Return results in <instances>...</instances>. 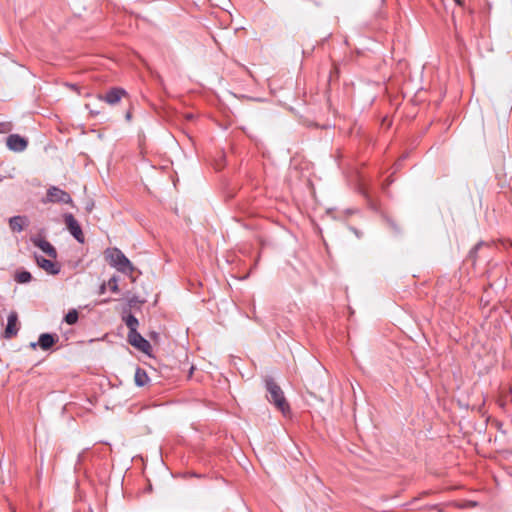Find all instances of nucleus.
Instances as JSON below:
<instances>
[{
    "label": "nucleus",
    "mask_w": 512,
    "mask_h": 512,
    "mask_svg": "<svg viewBox=\"0 0 512 512\" xmlns=\"http://www.w3.org/2000/svg\"><path fill=\"white\" fill-rule=\"evenodd\" d=\"M123 321L125 322L126 326L128 327L129 332L137 331V328L139 326V321L134 315L128 314L127 316H124Z\"/></svg>",
    "instance_id": "nucleus-14"
},
{
    "label": "nucleus",
    "mask_w": 512,
    "mask_h": 512,
    "mask_svg": "<svg viewBox=\"0 0 512 512\" xmlns=\"http://www.w3.org/2000/svg\"><path fill=\"white\" fill-rule=\"evenodd\" d=\"M134 380L137 386L143 387L148 383L149 377L144 369L137 367Z\"/></svg>",
    "instance_id": "nucleus-13"
},
{
    "label": "nucleus",
    "mask_w": 512,
    "mask_h": 512,
    "mask_svg": "<svg viewBox=\"0 0 512 512\" xmlns=\"http://www.w3.org/2000/svg\"><path fill=\"white\" fill-rule=\"evenodd\" d=\"M85 108L89 110L91 116H97L100 114V111L91 109L90 104H86Z\"/></svg>",
    "instance_id": "nucleus-19"
},
{
    "label": "nucleus",
    "mask_w": 512,
    "mask_h": 512,
    "mask_svg": "<svg viewBox=\"0 0 512 512\" xmlns=\"http://www.w3.org/2000/svg\"><path fill=\"white\" fill-rule=\"evenodd\" d=\"M37 345H38V343H34V342H32V343L30 344V347H31L32 349H35Z\"/></svg>",
    "instance_id": "nucleus-24"
},
{
    "label": "nucleus",
    "mask_w": 512,
    "mask_h": 512,
    "mask_svg": "<svg viewBox=\"0 0 512 512\" xmlns=\"http://www.w3.org/2000/svg\"><path fill=\"white\" fill-rule=\"evenodd\" d=\"M125 117H126V120L130 121V120H131V117H132V113H131L130 111H128V112L126 113V116H125Z\"/></svg>",
    "instance_id": "nucleus-23"
},
{
    "label": "nucleus",
    "mask_w": 512,
    "mask_h": 512,
    "mask_svg": "<svg viewBox=\"0 0 512 512\" xmlns=\"http://www.w3.org/2000/svg\"><path fill=\"white\" fill-rule=\"evenodd\" d=\"M264 382L265 388L269 394L267 396L268 401L274 404V406L284 415L288 414L290 412V406L281 387L270 376L265 377Z\"/></svg>",
    "instance_id": "nucleus-1"
},
{
    "label": "nucleus",
    "mask_w": 512,
    "mask_h": 512,
    "mask_svg": "<svg viewBox=\"0 0 512 512\" xmlns=\"http://www.w3.org/2000/svg\"><path fill=\"white\" fill-rule=\"evenodd\" d=\"M7 147L14 152H22L28 146V141L19 134H11L6 139Z\"/></svg>",
    "instance_id": "nucleus-8"
},
{
    "label": "nucleus",
    "mask_w": 512,
    "mask_h": 512,
    "mask_svg": "<svg viewBox=\"0 0 512 512\" xmlns=\"http://www.w3.org/2000/svg\"><path fill=\"white\" fill-rule=\"evenodd\" d=\"M482 246V243H478L476 244L470 251V257L471 258H475L476 257V253L477 251L479 250V248Z\"/></svg>",
    "instance_id": "nucleus-18"
},
{
    "label": "nucleus",
    "mask_w": 512,
    "mask_h": 512,
    "mask_svg": "<svg viewBox=\"0 0 512 512\" xmlns=\"http://www.w3.org/2000/svg\"><path fill=\"white\" fill-rule=\"evenodd\" d=\"M70 87L73 88V89H76V85L75 84L70 85Z\"/></svg>",
    "instance_id": "nucleus-25"
},
{
    "label": "nucleus",
    "mask_w": 512,
    "mask_h": 512,
    "mask_svg": "<svg viewBox=\"0 0 512 512\" xmlns=\"http://www.w3.org/2000/svg\"><path fill=\"white\" fill-rule=\"evenodd\" d=\"M78 321V312L75 309L70 310L65 315V322L69 325H73Z\"/></svg>",
    "instance_id": "nucleus-16"
},
{
    "label": "nucleus",
    "mask_w": 512,
    "mask_h": 512,
    "mask_svg": "<svg viewBox=\"0 0 512 512\" xmlns=\"http://www.w3.org/2000/svg\"><path fill=\"white\" fill-rule=\"evenodd\" d=\"M28 225V219L26 216H13L9 219V228L13 232H21Z\"/></svg>",
    "instance_id": "nucleus-12"
},
{
    "label": "nucleus",
    "mask_w": 512,
    "mask_h": 512,
    "mask_svg": "<svg viewBox=\"0 0 512 512\" xmlns=\"http://www.w3.org/2000/svg\"><path fill=\"white\" fill-rule=\"evenodd\" d=\"M349 229L356 235L357 238H360L362 236V232H360L358 229L354 227H350Z\"/></svg>",
    "instance_id": "nucleus-20"
},
{
    "label": "nucleus",
    "mask_w": 512,
    "mask_h": 512,
    "mask_svg": "<svg viewBox=\"0 0 512 512\" xmlns=\"http://www.w3.org/2000/svg\"><path fill=\"white\" fill-rule=\"evenodd\" d=\"M128 343L139 351L149 354L151 344L138 331L128 332Z\"/></svg>",
    "instance_id": "nucleus-6"
},
{
    "label": "nucleus",
    "mask_w": 512,
    "mask_h": 512,
    "mask_svg": "<svg viewBox=\"0 0 512 512\" xmlns=\"http://www.w3.org/2000/svg\"><path fill=\"white\" fill-rule=\"evenodd\" d=\"M106 291V283H103L99 288V294H104Z\"/></svg>",
    "instance_id": "nucleus-21"
},
{
    "label": "nucleus",
    "mask_w": 512,
    "mask_h": 512,
    "mask_svg": "<svg viewBox=\"0 0 512 512\" xmlns=\"http://www.w3.org/2000/svg\"><path fill=\"white\" fill-rule=\"evenodd\" d=\"M59 337L56 334L43 333L39 336L38 345L42 350H49L57 341Z\"/></svg>",
    "instance_id": "nucleus-11"
},
{
    "label": "nucleus",
    "mask_w": 512,
    "mask_h": 512,
    "mask_svg": "<svg viewBox=\"0 0 512 512\" xmlns=\"http://www.w3.org/2000/svg\"><path fill=\"white\" fill-rule=\"evenodd\" d=\"M15 281L20 284L28 283L32 279V275L30 272L26 270L17 271L14 277Z\"/></svg>",
    "instance_id": "nucleus-15"
},
{
    "label": "nucleus",
    "mask_w": 512,
    "mask_h": 512,
    "mask_svg": "<svg viewBox=\"0 0 512 512\" xmlns=\"http://www.w3.org/2000/svg\"><path fill=\"white\" fill-rule=\"evenodd\" d=\"M106 261L119 272L132 277L135 267L125 254L118 248H108L105 253Z\"/></svg>",
    "instance_id": "nucleus-2"
},
{
    "label": "nucleus",
    "mask_w": 512,
    "mask_h": 512,
    "mask_svg": "<svg viewBox=\"0 0 512 512\" xmlns=\"http://www.w3.org/2000/svg\"><path fill=\"white\" fill-rule=\"evenodd\" d=\"M64 223L69 230V232L72 234V236L79 242L84 243V234L82 231V228L78 221L75 219V217L71 213H66L64 215Z\"/></svg>",
    "instance_id": "nucleus-5"
},
{
    "label": "nucleus",
    "mask_w": 512,
    "mask_h": 512,
    "mask_svg": "<svg viewBox=\"0 0 512 512\" xmlns=\"http://www.w3.org/2000/svg\"><path fill=\"white\" fill-rule=\"evenodd\" d=\"M30 241L34 246L41 249L48 257L52 259L57 258V251L55 247L50 242L45 240L41 235L32 236Z\"/></svg>",
    "instance_id": "nucleus-7"
},
{
    "label": "nucleus",
    "mask_w": 512,
    "mask_h": 512,
    "mask_svg": "<svg viewBox=\"0 0 512 512\" xmlns=\"http://www.w3.org/2000/svg\"><path fill=\"white\" fill-rule=\"evenodd\" d=\"M127 96V92L120 87H113L109 89L105 94H99L97 98L104 101L108 105L114 106L118 104L123 97Z\"/></svg>",
    "instance_id": "nucleus-4"
},
{
    "label": "nucleus",
    "mask_w": 512,
    "mask_h": 512,
    "mask_svg": "<svg viewBox=\"0 0 512 512\" xmlns=\"http://www.w3.org/2000/svg\"><path fill=\"white\" fill-rule=\"evenodd\" d=\"M458 6L463 7L465 0H453Z\"/></svg>",
    "instance_id": "nucleus-22"
},
{
    "label": "nucleus",
    "mask_w": 512,
    "mask_h": 512,
    "mask_svg": "<svg viewBox=\"0 0 512 512\" xmlns=\"http://www.w3.org/2000/svg\"><path fill=\"white\" fill-rule=\"evenodd\" d=\"M107 286L109 287V289H110L113 293H117V292H119V287H118V278H117L116 276L111 277V278L108 280Z\"/></svg>",
    "instance_id": "nucleus-17"
},
{
    "label": "nucleus",
    "mask_w": 512,
    "mask_h": 512,
    "mask_svg": "<svg viewBox=\"0 0 512 512\" xmlns=\"http://www.w3.org/2000/svg\"><path fill=\"white\" fill-rule=\"evenodd\" d=\"M17 321H18L17 314L15 312L10 313L8 316V320H7V326L4 331L5 338L10 339L17 335V333H18Z\"/></svg>",
    "instance_id": "nucleus-10"
},
{
    "label": "nucleus",
    "mask_w": 512,
    "mask_h": 512,
    "mask_svg": "<svg viewBox=\"0 0 512 512\" xmlns=\"http://www.w3.org/2000/svg\"><path fill=\"white\" fill-rule=\"evenodd\" d=\"M43 202L71 204L73 201L71 196L66 191L56 186H51L50 188H48L46 193V199Z\"/></svg>",
    "instance_id": "nucleus-3"
},
{
    "label": "nucleus",
    "mask_w": 512,
    "mask_h": 512,
    "mask_svg": "<svg viewBox=\"0 0 512 512\" xmlns=\"http://www.w3.org/2000/svg\"><path fill=\"white\" fill-rule=\"evenodd\" d=\"M35 261L37 265L48 274L57 275L60 272V265L50 259H46L40 255H35Z\"/></svg>",
    "instance_id": "nucleus-9"
}]
</instances>
